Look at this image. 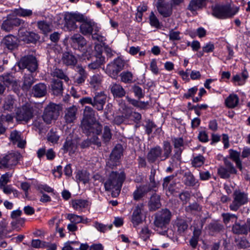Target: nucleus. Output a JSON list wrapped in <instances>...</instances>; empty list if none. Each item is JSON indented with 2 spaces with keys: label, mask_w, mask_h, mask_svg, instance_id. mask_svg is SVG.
I'll return each instance as SVG.
<instances>
[{
  "label": "nucleus",
  "mask_w": 250,
  "mask_h": 250,
  "mask_svg": "<svg viewBox=\"0 0 250 250\" xmlns=\"http://www.w3.org/2000/svg\"><path fill=\"white\" fill-rule=\"evenodd\" d=\"M125 179V175L124 172L122 171L119 173L112 171L104 184L105 190L112 191L111 194L113 197L118 196L120 193Z\"/></svg>",
  "instance_id": "obj_1"
},
{
  "label": "nucleus",
  "mask_w": 250,
  "mask_h": 250,
  "mask_svg": "<svg viewBox=\"0 0 250 250\" xmlns=\"http://www.w3.org/2000/svg\"><path fill=\"white\" fill-rule=\"evenodd\" d=\"M171 151L172 146L170 143L164 141L163 148L158 146L150 148L146 158L149 163L155 162L158 159H160L161 161H165L169 157Z\"/></svg>",
  "instance_id": "obj_2"
},
{
  "label": "nucleus",
  "mask_w": 250,
  "mask_h": 250,
  "mask_svg": "<svg viewBox=\"0 0 250 250\" xmlns=\"http://www.w3.org/2000/svg\"><path fill=\"white\" fill-rule=\"evenodd\" d=\"M171 216V212L167 209H163L157 214L154 223V229L158 233L162 235L166 234Z\"/></svg>",
  "instance_id": "obj_3"
},
{
  "label": "nucleus",
  "mask_w": 250,
  "mask_h": 250,
  "mask_svg": "<svg viewBox=\"0 0 250 250\" xmlns=\"http://www.w3.org/2000/svg\"><path fill=\"white\" fill-rule=\"evenodd\" d=\"M212 15L218 19H227L233 17L238 12L237 8H233L229 4H216L212 6Z\"/></svg>",
  "instance_id": "obj_4"
},
{
  "label": "nucleus",
  "mask_w": 250,
  "mask_h": 250,
  "mask_svg": "<svg viewBox=\"0 0 250 250\" xmlns=\"http://www.w3.org/2000/svg\"><path fill=\"white\" fill-rule=\"evenodd\" d=\"M81 127L83 132L87 136L91 134L99 135L102 129V125L96 119H83Z\"/></svg>",
  "instance_id": "obj_5"
},
{
  "label": "nucleus",
  "mask_w": 250,
  "mask_h": 250,
  "mask_svg": "<svg viewBox=\"0 0 250 250\" xmlns=\"http://www.w3.org/2000/svg\"><path fill=\"white\" fill-rule=\"evenodd\" d=\"M125 65V61L118 57L107 65L105 73L111 78L116 79L119 72L124 69Z\"/></svg>",
  "instance_id": "obj_6"
},
{
  "label": "nucleus",
  "mask_w": 250,
  "mask_h": 250,
  "mask_svg": "<svg viewBox=\"0 0 250 250\" xmlns=\"http://www.w3.org/2000/svg\"><path fill=\"white\" fill-rule=\"evenodd\" d=\"M62 109L59 104L51 103L45 108L42 115V119L47 124L51 123L52 120H56L60 115V111Z\"/></svg>",
  "instance_id": "obj_7"
},
{
  "label": "nucleus",
  "mask_w": 250,
  "mask_h": 250,
  "mask_svg": "<svg viewBox=\"0 0 250 250\" xmlns=\"http://www.w3.org/2000/svg\"><path fill=\"white\" fill-rule=\"evenodd\" d=\"M64 20L65 21L64 27L68 31H74L78 28V25L76 22H81L84 20V17L83 15L79 13H66L64 15Z\"/></svg>",
  "instance_id": "obj_8"
},
{
  "label": "nucleus",
  "mask_w": 250,
  "mask_h": 250,
  "mask_svg": "<svg viewBox=\"0 0 250 250\" xmlns=\"http://www.w3.org/2000/svg\"><path fill=\"white\" fill-rule=\"evenodd\" d=\"M20 158L21 155L18 152H11L0 156V168H11L17 165Z\"/></svg>",
  "instance_id": "obj_9"
},
{
  "label": "nucleus",
  "mask_w": 250,
  "mask_h": 250,
  "mask_svg": "<svg viewBox=\"0 0 250 250\" xmlns=\"http://www.w3.org/2000/svg\"><path fill=\"white\" fill-rule=\"evenodd\" d=\"M18 65L21 69L26 68L30 72H35L38 68L37 61L33 55H27L21 58L18 62Z\"/></svg>",
  "instance_id": "obj_10"
},
{
  "label": "nucleus",
  "mask_w": 250,
  "mask_h": 250,
  "mask_svg": "<svg viewBox=\"0 0 250 250\" xmlns=\"http://www.w3.org/2000/svg\"><path fill=\"white\" fill-rule=\"evenodd\" d=\"M224 166H221L218 168V173L221 178L228 179L231 174H236L237 169L233 164L227 158L223 160Z\"/></svg>",
  "instance_id": "obj_11"
},
{
  "label": "nucleus",
  "mask_w": 250,
  "mask_h": 250,
  "mask_svg": "<svg viewBox=\"0 0 250 250\" xmlns=\"http://www.w3.org/2000/svg\"><path fill=\"white\" fill-rule=\"evenodd\" d=\"M248 198L244 192L235 191L233 193V201L230 205L229 208L232 211H236L242 205L247 203Z\"/></svg>",
  "instance_id": "obj_12"
},
{
  "label": "nucleus",
  "mask_w": 250,
  "mask_h": 250,
  "mask_svg": "<svg viewBox=\"0 0 250 250\" xmlns=\"http://www.w3.org/2000/svg\"><path fill=\"white\" fill-rule=\"evenodd\" d=\"M33 116V108L28 104L23 105L21 108H18L16 112V119L17 121L28 122Z\"/></svg>",
  "instance_id": "obj_13"
},
{
  "label": "nucleus",
  "mask_w": 250,
  "mask_h": 250,
  "mask_svg": "<svg viewBox=\"0 0 250 250\" xmlns=\"http://www.w3.org/2000/svg\"><path fill=\"white\" fill-rule=\"evenodd\" d=\"M123 147L121 145H117L110 156V159L107 162V166L113 168V167L117 166L119 163V160L120 159L123 155Z\"/></svg>",
  "instance_id": "obj_14"
},
{
  "label": "nucleus",
  "mask_w": 250,
  "mask_h": 250,
  "mask_svg": "<svg viewBox=\"0 0 250 250\" xmlns=\"http://www.w3.org/2000/svg\"><path fill=\"white\" fill-rule=\"evenodd\" d=\"M144 209L143 204H138L135 207L131 216V221L134 227L141 224L143 221L142 211Z\"/></svg>",
  "instance_id": "obj_15"
},
{
  "label": "nucleus",
  "mask_w": 250,
  "mask_h": 250,
  "mask_svg": "<svg viewBox=\"0 0 250 250\" xmlns=\"http://www.w3.org/2000/svg\"><path fill=\"white\" fill-rule=\"evenodd\" d=\"M19 36L22 41L27 43H35L40 39L38 34L26 30L24 31L23 29L21 28L19 30Z\"/></svg>",
  "instance_id": "obj_16"
},
{
  "label": "nucleus",
  "mask_w": 250,
  "mask_h": 250,
  "mask_svg": "<svg viewBox=\"0 0 250 250\" xmlns=\"http://www.w3.org/2000/svg\"><path fill=\"white\" fill-rule=\"evenodd\" d=\"M156 7L158 13L163 18H168L173 12L172 4L168 2L162 3H156Z\"/></svg>",
  "instance_id": "obj_17"
},
{
  "label": "nucleus",
  "mask_w": 250,
  "mask_h": 250,
  "mask_svg": "<svg viewBox=\"0 0 250 250\" xmlns=\"http://www.w3.org/2000/svg\"><path fill=\"white\" fill-rule=\"evenodd\" d=\"M151 190L152 188L149 185H143L137 186L136 189L133 192V198L135 201L141 200Z\"/></svg>",
  "instance_id": "obj_18"
},
{
  "label": "nucleus",
  "mask_w": 250,
  "mask_h": 250,
  "mask_svg": "<svg viewBox=\"0 0 250 250\" xmlns=\"http://www.w3.org/2000/svg\"><path fill=\"white\" fill-rule=\"evenodd\" d=\"M77 111L78 108L75 105H72L65 109L64 119L66 124H71L74 122L77 118Z\"/></svg>",
  "instance_id": "obj_19"
},
{
  "label": "nucleus",
  "mask_w": 250,
  "mask_h": 250,
  "mask_svg": "<svg viewBox=\"0 0 250 250\" xmlns=\"http://www.w3.org/2000/svg\"><path fill=\"white\" fill-rule=\"evenodd\" d=\"M10 139L13 144H17V146L20 148H22L25 146V140L21 137V133L17 130L11 132Z\"/></svg>",
  "instance_id": "obj_20"
},
{
  "label": "nucleus",
  "mask_w": 250,
  "mask_h": 250,
  "mask_svg": "<svg viewBox=\"0 0 250 250\" xmlns=\"http://www.w3.org/2000/svg\"><path fill=\"white\" fill-rule=\"evenodd\" d=\"M80 22L82 23L80 26L81 33L84 36L92 34L94 29V23L87 21L85 17L83 21Z\"/></svg>",
  "instance_id": "obj_21"
},
{
  "label": "nucleus",
  "mask_w": 250,
  "mask_h": 250,
  "mask_svg": "<svg viewBox=\"0 0 250 250\" xmlns=\"http://www.w3.org/2000/svg\"><path fill=\"white\" fill-rule=\"evenodd\" d=\"M2 42L9 50H14L18 46V38L12 35L5 36L3 39Z\"/></svg>",
  "instance_id": "obj_22"
},
{
  "label": "nucleus",
  "mask_w": 250,
  "mask_h": 250,
  "mask_svg": "<svg viewBox=\"0 0 250 250\" xmlns=\"http://www.w3.org/2000/svg\"><path fill=\"white\" fill-rule=\"evenodd\" d=\"M77 140L67 137L63 144L62 149L65 152H68L69 154L74 153L77 148Z\"/></svg>",
  "instance_id": "obj_23"
},
{
  "label": "nucleus",
  "mask_w": 250,
  "mask_h": 250,
  "mask_svg": "<svg viewBox=\"0 0 250 250\" xmlns=\"http://www.w3.org/2000/svg\"><path fill=\"white\" fill-rule=\"evenodd\" d=\"M71 45L75 48L81 49L86 44V41L84 37L80 34H74L70 38Z\"/></svg>",
  "instance_id": "obj_24"
},
{
  "label": "nucleus",
  "mask_w": 250,
  "mask_h": 250,
  "mask_svg": "<svg viewBox=\"0 0 250 250\" xmlns=\"http://www.w3.org/2000/svg\"><path fill=\"white\" fill-rule=\"evenodd\" d=\"M76 72L74 77V82L79 84L83 83L87 76L84 69L82 66L78 65L76 67Z\"/></svg>",
  "instance_id": "obj_25"
},
{
  "label": "nucleus",
  "mask_w": 250,
  "mask_h": 250,
  "mask_svg": "<svg viewBox=\"0 0 250 250\" xmlns=\"http://www.w3.org/2000/svg\"><path fill=\"white\" fill-rule=\"evenodd\" d=\"M206 0H191L188 6V9L192 13L202 9L205 4Z\"/></svg>",
  "instance_id": "obj_26"
},
{
  "label": "nucleus",
  "mask_w": 250,
  "mask_h": 250,
  "mask_svg": "<svg viewBox=\"0 0 250 250\" xmlns=\"http://www.w3.org/2000/svg\"><path fill=\"white\" fill-rule=\"evenodd\" d=\"M62 61L63 63L67 66H74L77 62L76 58L72 54L68 52L63 54Z\"/></svg>",
  "instance_id": "obj_27"
},
{
  "label": "nucleus",
  "mask_w": 250,
  "mask_h": 250,
  "mask_svg": "<svg viewBox=\"0 0 250 250\" xmlns=\"http://www.w3.org/2000/svg\"><path fill=\"white\" fill-rule=\"evenodd\" d=\"M160 196L156 193L153 194L150 197L148 203L150 209L155 210L161 207Z\"/></svg>",
  "instance_id": "obj_28"
},
{
  "label": "nucleus",
  "mask_w": 250,
  "mask_h": 250,
  "mask_svg": "<svg viewBox=\"0 0 250 250\" xmlns=\"http://www.w3.org/2000/svg\"><path fill=\"white\" fill-rule=\"evenodd\" d=\"M183 183L188 187H194L198 183V181L195 178L190 172L185 173Z\"/></svg>",
  "instance_id": "obj_29"
},
{
  "label": "nucleus",
  "mask_w": 250,
  "mask_h": 250,
  "mask_svg": "<svg viewBox=\"0 0 250 250\" xmlns=\"http://www.w3.org/2000/svg\"><path fill=\"white\" fill-rule=\"evenodd\" d=\"M229 152V158L235 163L236 167L240 169V171H242L243 167L242 162L240 159V153L236 150L230 149Z\"/></svg>",
  "instance_id": "obj_30"
},
{
  "label": "nucleus",
  "mask_w": 250,
  "mask_h": 250,
  "mask_svg": "<svg viewBox=\"0 0 250 250\" xmlns=\"http://www.w3.org/2000/svg\"><path fill=\"white\" fill-rule=\"evenodd\" d=\"M121 81L125 83H131L134 82V76L133 73L129 71H123L120 74Z\"/></svg>",
  "instance_id": "obj_31"
},
{
  "label": "nucleus",
  "mask_w": 250,
  "mask_h": 250,
  "mask_svg": "<svg viewBox=\"0 0 250 250\" xmlns=\"http://www.w3.org/2000/svg\"><path fill=\"white\" fill-rule=\"evenodd\" d=\"M88 205V201L84 199H75L72 201V206L75 210H80L86 208Z\"/></svg>",
  "instance_id": "obj_32"
},
{
  "label": "nucleus",
  "mask_w": 250,
  "mask_h": 250,
  "mask_svg": "<svg viewBox=\"0 0 250 250\" xmlns=\"http://www.w3.org/2000/svg\"><path fill=\"white\" fill-rule=\"evenodd\" d=\"M102 78L98 74L94 75L90 78L89 84L90 87L94 90H97L100 86Z\"/></svg>",
  "instance_id": "obj_33"
},
{
  "label": "nucleus",
  "mask_w": 250,
  "mask_h": 250,
  "mask_svg": "<svg viewBox=\"0 0 250 250\" xmlns=\"http://www.w3.org/2000/svg\"><path fill=\"white\" fill-rule=\"evenodd\" d=\"M239 98L236 95H229L226 99L225 104L229 108H234L238 104Z\"/></svg>",
  "instance_id": "obj_34"
},
{
  "label": "nucleus",
  "mask_w": 250,
  "mask_h": 250,
  "mask_svg": "<svg viewBox=\"0 0 250 250\" xmlns=\"http://www.w3.org/2000/svg\"><path fill=\"white\" fill-rule=\"evenodd\" d=\"M105 62V58L101 55L99 53V56L96 58V60L88 65V67L91 69H96L99 68Z\"/></svg>",
  "instance_id": "obj_35"
},
{
  "label": "nucleus",
  "mask_w": 250,
  "mask_h": 250,
  "mask_svg": "<svg viewBox=\"0 0 250 250\" xmlns=\"http://www.w3.org/2000/svg\"><path fill=\"white\" fill-rule=\"evenodd\" d=\"M34 82V77L32 74H25L24 76L22 89L23 90H27L29 89Z\"/></svg>",
  "instance_id": "obj_36"
},
{
  "label": "nucleus",
  "mask_w": 250,
  "mask_h": 250,
  "mask_svg": "<svg viewBox=\"0 0 250 250\" xmlns=\"http://www.w3.org/2000/svg\"><path fill=\"white\" fill-rule=\"evenodd\" d=\"M37 25L40 30L44 34H47L51 31V23L46 21H39L37 22Z\"/></svg>",
  "instance_id": "obj_37"
},
{
  "label": "nucleus",
  "mask_w": 250,
  "mask_h": 250,
  "mask_svg": "<svg viewBox=\"0 0 250 250\" xmlns=\"http://www.w3.org/2000/svg\"><path fill=\"white\" fill-rule=\"evenodd\" d=\"M232 230L236 234H247V229L245 224L241 225L239 223H236L233 225Z\"/></svg>",
  "instance_id": "obj_38"
},
{
  "label": "nucleus",
  "mask_w": 250,
  "mask_h": 250,
  "mask_svg": "<svg viewBox=\"0 0 250 250\" xmlns=\"http://www.w3.org/2000/svg\"><path fill=\"white\" fill-rule=\"evenodd\" d=\"M51 75L53 77H56L61 79L64 80L65 82L69 81V78L63 72L62 69L55 68L51 72Z\"/></svg>",
  "instance_id": "obj_39"
},
{
  "label": "nucleus",
  "mask_w": 250,
  "mask_h": 250,
  "mask_svg": "<svg viewBox=\"0 0 250 250\" xmlns=\"http://www.w3.org/2000/svg\"><path fill=\"white\" fill-rule=\"evenodd\" d=\"M112 94H125V91L122 86L117 83H112L109 86Z\"/></svg>",
  "instance_id": "obj_40"
},
{
  "label": "nucleus",
  "mask_w": 250,
  "mask_h": 250,
  "mask_svg": "<svg viewBox=\"0 0 250 250\" xmlns=\"http://www.w3.org/2000/svg\"><path fill=\"white\" fill-rule=\"evenodd\" d=\"M76 178L80 182L85 184L89 181V174L85 171H79L76 174Z\"/></svg>",
  "instance_id": "obj_41"
},
{
  "label": "nucleus",
  "mask_w": 250,
  "mask_h": 250,
  "mask_svg": "<svg viewBox=\"0 0 250 250\" xmlns=\"http://www.w3.org/2000/svg\"><path fill=\"white\" fill-rule=\"evenodd\" d=\"M52 90L54 93H60L62 92V82L60 80H53L51 84Z\"/></svg>",
  "instance_id": "obj_42"
},
{
  "label": "nucleus",
  "mask_w": 250,
  "mask_h": 250,
  "mask_svg": "<svg viewBox=\"0 0 250 250\" xmlns=\"http://www.w3.org/2000/svg\"><path fill=\"white\" fill-rule=\"evenodd\" d=\"M235 242L237 247L239 248L246 249L250 247V242L244 237L236 239Z\"/></svg>",
  "instance_id": "obj_43"
},
{
  "label": "nucleus",
  "mask_w": 250,
  "mask_h": 250,
  "mask_svg": "<svg viewBox=\"0 0 250 250\" xmlns=\"http://www.w3.org/2000/svg\"><path fill=\"white\" fill-rule=\"evenodd\" d=\"M14 101L11 97L6 99L3 105V108L4 111H12L14 107Z\"/></svg>",
  "instance_id": "obj_44"
},
{
  "label": "nucleus",
  "mask_w": 250,
  "mask_h": 250,
  "mask_svg": "<svg viewBox=\"0 0 250 250\" xmlns=\"http://www.w3.org/2000/svg\"><path fill=\"white\" fill-rule=\"evenodd\" d=\"M223 228V226L217 222L212 223L208 225L209 232L211 233L212 234L220 232L222 229Z\"/></svg>",
  "instance_id": "obj_45"
},
{
  "label": "nucleus",
  "mask_w": 250,
  "mask_h": 250,
  "mask_svg": "<svg viewBox=\"0 0 250 250\" xmlns=\"http://www.w3.org/2000/svg\"><path fill=\"white\" fill-rule=\"evenodd\" d=\"M13 27L11 21V17H8L7 19L3 21L1 26V29L6 32H10Z\"/></svg>",
  "instance_id": "obj_46"
},
{
  "label": "nucleus",
  "mask_w": 250,
  "mask_h": 250,
  "mask_svg": "<svg viewBox=\"0 0 250 250\" xmlns=\"http://www.w3.org/2000/svg\"><path fill=\"white\" fill-rule=\"evenodd\" d=\"M83 119H96L95 112L91 107H85Z\"/></svg>",
  "instance_id": "obj_47"
},
{
  "label": "nucleus",
  "mask_w": 250,
  "mask_h": 250,
  "mask_svg": "<svg viewBox=\"0 0 250 250\" xmlns=\"http://www.w3.org/2000/svg\"><path fill=\"white\" fill-rule=\"evenodd\" d=\"M128 101L134 106L139 107L142 109L145 108L148 104V102H143L134 99H131L128 96L127 97Z\"/></svg>",
  "instance_id": "obj_48"
},
{
  "label": "nucleus",
  "mask_w": 250,
  "mask_h": 250,
  "mask_svg": "<svg viewBox=\"0 0 250 250\" xmlns=\"http://www.w3.org/2000/svg\"><path fill=\"white\" fill-rule=\"evenodd\" d=\"M33 90L36 94H46L47 87L43 83H39L33 86Z\"/></svg>",
  "instance_id": "obj_49"
},
{
  "label": "nucleus",
  "mask_w": 250,
  "mask_h": 250,
  "mask_svg": "<svg viewBox=\"0 0 250 250\" xmlns=\"http://www.w3.org/2000/svg\"><path fill=\"white\" fill-rule=\"evenodd\" d=\"M112 137V134L109 127L107 126H105L104 128V132L102 135V140L104 143L108 142Z\"/></svg>",
  "instance_id": "obj_50"
},
{
  "label": "nucleus",
  "mask_w": 250,
  "mask_h": 250,
  "mask_svg": "<svg viewBox=\"0 0 250 250\" xmlns=\"http://www.w3.org/2000/svg\"><path fill=\"white\" fill-rule=\"evenodd\" d=\"M15 12L18 16L23 17H30L33 14L31 10L22 8L16 9Z\"/></svg>",
  "instance_id": "obj_51"
},
{
  "label": "nucleus",
  "mask_w": 250,
  "mask_h": 250,
  "mask_svg": "<svg viewBox=\"0 0 250 250\" xmlns=\"http://www.w3.org/2000/svg\"><path fill=\"white\" fill-rule=\"evenodd\" d=\"M201 207L196 202L190 204L186 207V210L188 212H197L201 210Z\"/></svg>",
  "instance_id": "obj_52"
},
{
  "label": "nucleus",
  "mask_w": 250,
  "mask_h": 250,
  "mask_svg": "<svg viewBox=\"0 0 250 250\" xmlns=\"http://www.w3.org/2000/svg\"><path fill=\"white\" fill-rule=\"evenodd\" d=\"M204 161V157L201 155H199L193 158L192 165L194 167H200L203 165Z\"/></svg>",
  "instance_id": "obj_53"
},
{
  "label": "nucleus",
  "mask_w": 250,
  "mask_h": 250,
  "mask_svg": "<svg viewBox=\"0 0 250 250\" xmlns=\"http://www.w3.org/2000/svg\"><path fill=\"white\" fill-rule=\"evenodd\" d=\"M11 21L13 27L21 25V28H25L27 26V23H25L23 20L14 17H11Z\"/></svg>",
  "instance_id": "obj_54"
},
{
  "label": "nucleus",
  "mask_w": 250,
  "mask_h": 250,
  "mask_svg": "<svg viewBox=\"0 0 250 250\" xmlns=\"http://www.w3.org/2000/svg\"><path fill=\"white\" fill-rule=\"evenodd\" d=\"M150 24L156 28H159L160 26V22L153 12H151L149 17Z\"/></svg>",
  "instance_id": "obj_55"
},
{
  "label": "nucleus",
  "mask_w": 250,
  "mask_h": 250,
  "mask_svg": "<svg viewBox=\"0 0 250 250\" xmlns=\"http://www.w3.org/2000/svg\"><path fill=\"white\" fill-rule=\"evenodd\" d=\"M82 216L70 213L67 214V218L70 221L71 223L76 225L82 222Z\"/></svg>",
  "instance_id": "obj_56"
},
{
  "label": "nucleus",
  "mask_w": 250,
  "mask_h": 250,
  "mask_svg": "<svg viewBox=\"0 0 250 250\" xmlns=\"http://www.w3.org/2000/svg\"><path fill=\"white\" fill-rule=\"evenodd\" d=\"M150 235V231L148 227L146 226L143 227L140 232V235L142 239L145 241L149 237Z\"/></svg>",
  "instance_id": "obj_57"
},
{
  "label": "nucleus",
  "mask_w": 250,
  "mask_h": 250,
  "mask_svg": "<svg viewBox=\"0 0 250 250\" xmlns=\"http://www.w3.org/2000/svg\"><path fill=\"white\" fill-rule=\"evenodd\" d=\"M12 177V174L9 173H6L1 175L0 178V187L6 185L10 182V178Z\"/></svg>",
  "instance_id": "obj_58"
},
{
  "label": "nucleus",
  "mask_w": 250,
  "mask_h": 250,
  "mask_svg": "<svg viewBox=\"0 0 250 250\" xmlns=\"http://www.w3.org/2000/svg\"><path fill=\"white\" fill-rule=\"evenodd\" d=\"M178 230L180 233L184 232L188 228L187 223L183 220H179L177 223Z\"/></svg>",
  "instance_id": "obj_59"
},
{
  "label": "nucleus",
  "mask_w": 250,
  "mask_h": 250,
  "mask_svg": "<svg viewBox=\"0 0 250 250\" xmlns=\"http://www.w3.org/2000/svg\"><path fill=\"white\" fill-rule=\"evenodd\" d=\"M122 108V113L123 116L126 119L131 118V114L133 112L132 109L126 105H124Z\"/></svg>",
  "instance_id": "obj_60"
},
{
  "label": "nucleus",
  "mask_w": 250,
  "mask_h": 250,
  "mask_svg": "<svg viewBox=\"0 0 250 250\" xmlns=\"http://www.w3.org/2000/svg\"><path fill=\"white\" fill-rule=\"evenodd\" d=\"M155 174L156 170L155 169H151L150 175L149 176L150 184L149 185L152 188V190L153 189V188H156L157 186V183L155 181Z\"/></svg>",
  "instance_id": "obj_61"
},
{
  "label": "nucleus",
  "mask_w": 250,
  "mask_h": 250,
  "mask_svg": "<svg viewBox=\"0 0 250 250\" xmlns=\"http://www.w3.org/2000/svg\"><path fill=\"white\" fill-rule=\"evenodd\" d=\"M190 194L188 191L182 192L179 195V197L183 204L187 203L190 199Z\"/></svg>",
  "instance_id": "obj_62"
},
{
  "label": "nucleus",
  "mask_w": 250,
  "mask_h": 250,
  "mask_svg": "<svg viewBox=\"0 0 250 250\" xmlns=\"http://www.w3.org/2000/svg\"><path fill=\"white\" fill-rule=\"evenodd\" d=\"M1 80L7 84H11L14 83L16 79L13 76L10 74H7L2 76Z\"/></svg>",
  "instance_id": "obj_63"
},
{
  "label": "nucleus",
  "mask_w": 250,
  "mask_h": 250,
  "mask_svg": "<svg viewBox=\"0 0 250 250\" xmlns=\"http://www.w3.org/2000/svg\"><path fill=\"white\" fill-rule=\"evenodd\" d=\"M181 153V151H180V152H176L171 158L170 160L169 161V163H170V166H171L172 167H174L176 163L180 160Z\"/></svg>",
  "instance_id": "obj_64"
}]
</instances>
